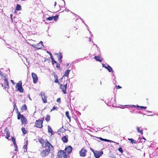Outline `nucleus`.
Segmentation results:
<instances>
[{
  "instance_id": "nucleus-40",
  "label": "nucleus",
  "mask_w": 158,
  "mask_h": 158,
  "mask_svg": "<svg viewBox=\"0 0 158 158\" xmlns=\"http://www.w3.org/2000/svg\"><path fill=\"white\" fill-rule=\"evenodd\" d=\"M130 106H131V107H134V108H137V107H139V106L134 105Z\"/></svg>"
},
{
  "instance_id": "nucleus-20",
  "label": "nucleus",
  "mask_w": 158,
  "mask_h": 158,
  "mask_svg": "<svg viewBox=\"0 0 158 158\" xmlns=\"http://www.w3.org/2000/svg\"><path fill=\"white\" fill-rule=\"evenodd\" d=\"M98 138L99 139H100V140H101L102 141H106V142H113V143H115L114 141H111L110 140L107 139H104L102 138L101 137H99V138Z\"/></svg>"
},
{
  "instance_id": "nucleus-41",
  "label": "nucleus",
  "mask_w": 158,
  "mask_h": 158,
  "mask_svg": "<svg viewBox=\"0 0 158 158\" xmlns=\"http://www.w3.org/2000/svg\"><path fill=\"white\" fill-rule=\"evenodd\" d=\"M56 67L57 68H60V64H59V63H57L56 64Z\"/></svg>"
},
{
  "instance_id": "nucleus-5",
  "label": "nucleus",
  "mask_w": 158,
  "mask_h": 158,
  "mask_svg": "<svg viewBox=\"0 0 158 158\" xmlns=\"http://www.w3.org/2000/svg\"><path fill=\"white\" fill-rule=\"evenodd\" d=\"M57 156L59 158H67V156L66 155L65 152L62 150H60L59 151Z\"/></svg>"
},
{
  "instance_id": "nucleus-35",
  "label": "nucleus",
  "mask_w": 158,
  "mask_h": 158,
  "mask_svg": "<svg viewBox=\"0 0 158 158\" xmlns=\"http://www.w3.org/2000/svg\"><path fill=\"white\" fill-rule=\"evenodd\" d=\"M53 17L52 16L49 17L48 18H47V19L49 21H51L53 19Z\"/></svg>"
},
{
  "instance_id": "nucleus-53",
  "label": "nucleus",
  "mask_w": 158,
  "mask_h": 158,
  "mask_svg": "<svg viewBox=\"0 0 158 158\" xmlns=\"http://www.w3.org/2000/svg\"><path fill=\"white\" fill-rule=\"evenodd\" d=\"M47 52V53H48L49 54H50V53H51L50 52Z\"/></svg>"
},
{
  "instance_id": "nucleus-44",
  "label": "nucleus",
  "mask_w": 158,
  "mask_h": 158,
  "mask_svg": "<svg viewBox=\"0 0 158 158\" xmlns=\"http://www.w3.org/2000/svg\"><path fill=\"white\" fill-rule=\"evenodd\" d=\"M50 55L51 58L52 60H53L54 59L53 57L52 56V54L51 53H50Z\"/></svg>"
},
{
  "instance_id": "nucleus-2",
  "label": "nucleus",
  "mask_w": 158,
  "mask_h": 158,
  "mask_svg": "<svg viewBox=\"0 0 158 158\" xmlns=\"http://www.w3.org/2000/svg\"><path fill=\"white\" fill-rule=\"evenodd\" d=\"M17 119H21L22 124H24L25 125L27 123V121L26 118L24 117L23 115L21 114L20 112H17Z\"/></svg>"
},
{
  "instance_id": "nucleus-15",
  "label": "nucleus",
  "mask_w": 158,
  "mask_h": 158,
  "mask_svg": "<svg viewBox=\"0 0 158 158\" xmlns=\"http://www.w3.org/2000/svg\"><path fill=\"white\" fill-rule=\"evenodd\" d=\"M68 135H66L62 137L61 139L64 143H66L68 141Z\"/></svg>"
},
{
  "instance_id": "nucleus-8",
  "label": "nucleus",
  "mask_w": 158,
  "mask_h": 158,
  "mask_svg": "<svg viewBox=\"0 0 158 158\" xmlns=\"http://www.w3.org/2000/svg\"><path fill=\"white\" fill-rule=\"evenodd\" d=\"M43 121L36 120L35 122V126L37 128H41L43 127Z\"/></svg>"
},
{
  "instance_id": "nucleus-37",
  "label": "nucleus",
  "mask_w": 158,
  "mask_h": 158,
  "mask_svg": "<svg viewBox=\"0 0 158 158\" xmlns=\"http://www.w3.org/2000/svg\"><path fill=\"white\" fill-rule=\"evenodd\" d=\"M118 150L119 152H121L122 153L123 152V150L122 148L120 147L118 148Z\"/></svg>"
},
{
  "instance_id": "nucleus-12",
  "label": "nucleus",
  "mask_w": 158,
  "mask_h": 158,
  "mask_svg": "<svg viewBox=\"0 0 158 158\" xmlns=\"http://www.w3.org/2000/svg\"><path fill=\"white\" fill-rule=\"evenodd\" d=\"M65 150L68 154L71 152L72 150V148L71 146H68L66 147Z\"/></svg>"
},
{
  "instance_id": "nucleus-52",
  "label": "nucleus",
  "mask_w": 158,
  "mask_h": 158,
  "mask_svg": "<svg viewBox=\"0 0 158 158\" xmlns=\"http://www.w3.org/2000/svg\"><path fill=\"white\" fill-rule=\"evenodd\" d=\"M10 16V17H11V18H12V15L11 14Z\"/></svg>"
},
{
  "instance_id": "nucleus-26",
  "label": "nucleus",
  "mask_w": 158,
  "mask_h": 158,
  "mask_svg": "<svg viewBox=\"0 0 158 158\" xmlns=\"http://www.w3.org/2000/svg\"><path fill=\"white\" fill-rule=\"evenodd\" d=\"M21 9V7L20 5L17 4V5L16 10H20Z\"/></svg>"
},
{
  "instance_id": "nucleus-22",
  "label": "nucleus",
  "mask_w": 158,
  "mask_h": 158,
  "mask_svg": "<svg viewBox=\"0 0 158 158\" xmlns=\"http://www.w3.org/2000/svg\"><path fill=\"white\" fill-rule=\"evenodd\" d=\"M28 145V143L27 141L26 144L23 146V148L24 149V152H26L27 150V146Z\"/></svg>"
},
{
  "instance_id": "nucleus-38",
  "label": "nucleus",
  "mask_w": 158,
  "mask_h": 158,
  "mask_svg": "<svg viewBox=\"0 0 158 158\" xmlns=\"http://www.w3.org/2000/svg\"><path fill=\"white\" fill-rule=\"evenodd\" d=\"M138 108H140L141 109H143L144 110H145L147 108V107L146 106H139V107H138Z\"/></svg>"
},
{
  "instance_id": "nucleus-42",
  "label": "nucleus",
  "mask_w": 158,
  "mask_h": 158,
  "mask_svg": "<svg viewBox=\"0 0 158 158\" xmlns=\"http://www.w3.org/2000/svg\"><path fill=\"white\" fill-rule=\"evenodd\" d=\"M56 101L60 103V102H61L60 98H57L56 100Z\"/></svg>"
},
{
  "instance_id": "nucleus-9",
  "label": "nucleus",
  "mask_w": 158,
  "mask_h": 158,
  "mask_svg": "<svg viewBox=\"0 0 158 158\" xmlns=\"http://www.w3.org/2000/svg\"><path fill=\"white\" fill-rule=\"evenodd\" d=\"M87 150L84 148H83L79 152L80 156L82 157H85L86 156Z\"/></svg>"
},
{
  "instance_id": "nucleus-24",
  "label": "nucleus",
  "mask_w": 158,
  "mask_h": 158,
  "mask_svg": "<svg viewBox=\"0 0 158 158\" xmlns=\"http://www.w3.org/2000/svg\"><path fill=\"white\" fill-rule=\"evenodd\" d=\"M128 140H129L132 144L136 143V141L132 139L128 138Z\"/></svg>"
},
{
  "instance_id": "nucleus-4",
  "label": "nucleus",
  "mask_w": 158,
  "mask_h": 158,
  "mask_svg": "<svg viewBox=\"0 0 158 158\" xmlns=\"http://www.w3.org/2000/svg\"><path fill=\"white\" fill-rule=\"evenodd\" d=\"M15 88L16 89L21 93H23L24 92V89L22 87V82L21 81H19V82L16 84Z\"/></svg>"
},
{
  "instance_id": "nucleus-27",
  "label": "nucleus",
  "mask_w": 158,
  "mask_h": 158,
  "mask_svg": "<svg viewBox=\"0 0 158 158\" xmlns=\"http://www.w3.org/2000/svg\"><path fill=\"white\" fill-rule=\"evenodd\" d=\"M13 106H14V109H16V113H17V112H19V111L17 107L16 104L15 102H13Z\"/></svg>"
},
{
  "instance_id": "nucleus-11",
  "label": "nucleus",
  "mask_w": 158,
  "mask_h": 158,
  "mask_svg": "<svg viewBox=\"0 0 158 158\" xmlns=\"http://www.w3.org/2000/svg\"><path fill=\"white\" fill-rule=\"evenodd\" d=\"M31 76L33 80V82L34 83L37 82L38 78L37 75L35 73H31Z\"/></svg>"
},
{
  "instance_id": "nucleus-32",
  "label": "nucleus",
  "mask_w": 158,
  "mask_h": 158,
  "mask_svg": "<svg viewBox=\"0 0 158 158\" xmlns=\"http://www.w3.org/2000/svg\"><path fill=\"white\" fill-rule=\"evenodd\" d=\"M14 144L15 147V151L16 152L18 151V147L16 143H14Z\"/></svg>"
},
{
  "instance_id": "nucleus-7",
  "label": "nucleus",
  "mask_w": 158,
  "mask_h": 158,
  "mask_svg": "<svg viewBox=\"0 0 158 158\" xmlns=\"http://www.w3.org/2000/svg\"><path fill=\"white\" fill-rule=\"evenodd\" d=\"M93 152L95 158H99L103 154V152L101 151H93Z\"/></svg>"
},
{
  "instance_id": "nucleus-49",
  "label": "nucleus",
  "mask_w": 158,
  "mask_h": 158,
  "mask_svg": "<svg viewBox=\"0 0 158 158\" xmlns=\"http://www.w3.org/2000/svg\"><path fill=\"white\" fill-rule=\"evenodd\" d=\"M11 83L13 84V85H15V82H14V81L13 80H11Z\"/></svg>"
},
{
  "instance_id": "nucleus-6",
  "label": "nucleus",
  "mask_w": 158,
  "mask_h": 158,
  "mask_svg": "<svg viewBox=\"0 0 158 158\" xmlns=\"http://www.w3.org/2000/svg\"><path fill=\"white\" fill-rule=\"evenodd\" d=\"M38 140L40 143H41L42 145V146L43 148H45V147H47V145L46 144H47V143H50L48 141L46 140V142H45L44 140L42 138H40Z\"/></svg>"
},
{
  "instance_id": "nucleus-47",
  "label": "nucleus",
  "mask_w": 158,
  "mask_h": 158,
  "mask_svg": "<svg viewBox=\"0 0 158 158\" xmlns=\"http://www.w3.org/2000/svg\"><path fill=\"white\" fill-rule=\"evenodd\" d=\"M121 87L119 85H118V86H117V89H121Z\"/></svg>"
},
{
  "instance_id": "nucleus-13",
  "label": "nucleus",
  "mask_w": 158,
  "mask_h": 158,
  "mask_svg": "<svg viewBox=\"0 0 158 158\" xmlns=\"http://www.w3.org/2000/svg\"><path fill=\"white\" fill-rule=\"evenodd\" d=\"M70 72V70H69V69H67L65 72V73H64V75L62 77L60 78V79H59V80L61 81L62 80L63 77H68V76H69V73Z\"/></svg>"
},
{
  "instance_id": "nucleus-46",
  "label": "nucleus",
  "mask_w": 158,
  "mask_h": 158,
  "mask_svg": "<svg viewBox=\"0 0 158 158\" xmlns=\"http://www.w3.org/2000/svg\"><path fill=\"white\" fill-rule=\"evenodd\" d=\"M58 61L60 63H61L62 62V60L61 59L59 58H58Z\"/></svg>"
},
{
  "instance_id": "nucleus-29",
  "label": "nucleus",
  "mask_w": 158,
  "mask_h": 158,
  "mask_svg": "<svg viewBox=\"0 0 158 158\" xmlns=\"http://www.w3.org/2000/svg\"><path fill=\"white\" fill-rule=\"evenodd\" d=\"M136 129L137 130V132L140 133L141 135L143 134L142 129L140 130L139 128L138 127H137Z\"/></svg>"
},
{
  "instance_id": "nucleus-50",
  "label": "nucleus",
  "mask_w": 158,
  "mask_h": 158,
  "mask_svg": "<svg viewBox=\"0 0 158 158\" xmlns=\"http://www.w3.org/2000/svg\"><path fill=\"white\" fill-rule=\"evenodd\" d=\"M56 2H54V6H56Z\"/></svg>"
},
{
  "instance_id": "nucleus-1",
  "label": "nucleus",
  "mask_w": 158,
  "mask_h": 158,
  "mask_svg": "<svg viewBox=\"0 0 158 158\" xmlns=\"http://www.w3.org/2000/svg\"><path fill=\"white\" fill-rule=\"evenodd\" d=\"M48 148L43 149L40 152V155L43 157H45L48 155L50 152L51 150H53L54 148L52 145L50 143H47Z\"/></svg>"
},
{
  "instance_id": "nucleus-45",
  "label": "nucleus",
  "mask_w": 158,
  "mask_h": 158,
  "mask_svg": "<svg viewBox=\"0 0 158 158\" xmlns=\"http://www.w3.org/2000/svg\"><path fill=\"white\" fill-rule=\"evenodd\" d=\"M52 64H53L54 63L56 64L57 62L56 61L54 60V59L53 60H52Z\"/></svg>"
},
{
  "instance_id": "nucleus-25",
  "label": "nucleus",
  "mask_w": 158,
  "mask_h": 158,
  "mask_svg": "<svg viewBox=\"0 0 158 158\" xmlns=\"http://www.w3.org/2000/svg\"><path fill=\"white\" fill-rule=\"evenodd\" d=\"M107 66H107V68L106 69H107L108 70V71L110 72H113L112 68L110 66L108 65H107Z\"/></svg>"
},
{
  "instance_id": "nucleus-23",
  "label": "nucleus",
  "mask_w": 158,
  "mask_h": 158,
  "mask_svg": "<svg viewBox=\"0 0 158 158\" xmlns=\"http://www.w3.org/2000/svg\"><path fill=\"white\" fill-rule=\"evenodd\" d=\"M65 115L69 120V122H70L71 120V117L69 115V113L68 111L65 112Z\"/></svg>"
},
{
  "instance_id": "nucleus-33",
  "label": "nucleus",
  "mask_w": 158,
  "mask_h": 158,
  "mask_svg": "<svg viewBox=\"0 0 158 158\" xmlns=\"http://www.w3.org/2000/svg\"><path fill=\"white\" fill-rule=\"evenodd\" d=\"M53 19L55 21H56L58 18V15H56L55 16H53Z\"/></svg>"
},
{
  "instance_id": "nucleus-19",
  "label": "nucleus",
  "mask_w": 158,
  "mask_h": 158,
  "mask_svg": "<svg viewBox=\"0 0 158 158\" xmlns=\"http://www.w3.org/2000/svg\"><path fill=\"white\" fill-rule=\"evenodd\" d=\"M4 84L5 85H6V87H9V83L8 82L7 78L6 77H4Z\"/></svg>"
},
{
  "instance_id": "nucleus-30",
  "label": "nucleus",
  "mask_w": 158,
  "mask_h": 158,
  "mask_svg": "<svg viewBox=\"0 0 158 158\" xmlns=\"http://www.w3.org/2000/svg\"><path fill=\"white\" fill-rule=\"evenodd\" d=\"M50 115H49L48 114L47 115L46 118H45V120L47 122H48L50 120Z\"/></svg>"
},
{
  "instance_id": "nucleus-39",
  "label": "nucleus",
  "mask_w": 158,
  "mask_h": 158,
  "mask_svg": "<svg viewBox=\"0 0 158 158\" xmlns=\"http://www.w3.org/2000/svg\"><path fill=\"white\" fill-rule=\"evenodd\" d=\"M58 57L60 59H62V56L61 53H59V54L58 55Z\"/></svg>"
},
{
  "instance_id": "nucleus-36",
  "label": "nucleus",
  "mask_w": 158,
  "mask_h": 158,
  "mask_svg": "<svg viewBox=\"0 0 158 158\" xmlns=\"http://www.w3.org/2000/svg\"><path fill=\"white\" fill-rule=\"evenodd\" d=\"M58 108V107H55V106H54L52 109L51 110V111H52L54 110H57V109Z\"/></svg>"
},
{
  "instance_id": "nucleus-10",
  "label": "nucleus",
  "mask_w": 158,
  "mask_h": 158,
  "mask_svg": "<svg viewBox=\"0 0 158 158\" xmlns=\"http://www.w3.org/2000/svg\"><path fill=\"white\" fill-rule=\"evenodd\" d=\"M40 95H41L43 102L44 103L47 102V97L45 93L44 92H42L41 93Z\"/></svg>"
},
{
  "instance_id": "nucleus-48",
  "label": "nucleus",
  "mask_w": 158,
  "mask_h": 158,
  "mask_svg": "<svg viewBox=\"0 0 158 158\" xmlns=\"http://www.w3.org/2000/svg\"><path fill=\"white\" fill-rule=\"evenodd\" d=\"M102 66L104 67H105V68H107V67L105 64H102Z\"/></svg>"
},
{
  "instance_id": "nucleus-34",
  "label": "nucleus",
  "mask_w": 158,
  "mask_h": 158,
  "mask_svg": "<svg viewBox=\"0 0 158 158\" xmlns=\"http://www.w3.org/2000/svg\"><path fill=\"white\" fill-rule=\"evenodd\" d=\"M11 140L14 144L16 143L15 139L13 137H11Z\"/></svg>"
},
{
  "instance_id": "nucleus-28",
  "label": "nucleus",
  "mask_w": 158,
  "mask_h": 158,
  "mask_svg": "<svg viewBox=\"0 0 158 158\" xmlns=\"http://www.w3.org/2000/svg\"><path fill=\"white\" fill-rule=\"evenodd\" d=\"M21 130L23 132V134L25 135L27 133V130H25V129L24 127H22L21 128Z\"/></svg>"
},
{
  "instance_id": "nucleus-3",
  "label": "nucleus",
  "mask_w": 158,
  "mask_h": 158,
  "mask_svg": "<svg viewBox=\"0 0 158 158\" xmlns=\"http://www.w3.org/2000/svg\"><path fill=\"white\" fill-rule=\"evenodd\" d=\"M68 82V80H66L64 81L63 84H61L60 83V84L59 85H60V88L61 89L64 94H66L67 93L66 90L67 88Z\"/></svg>"
},
{
  "instance_id": "nucleus-16",
  "label": "nucleus",
  "mask_w": 158,
  "mask_h": 158,
  "mask_svg": "<svg viewBox=\"0 0 158 158\" xmlns=\"http://www.w3.org/2000/svg\"><path fill=\"white\" fill-rule=\"evenodd\" d=\"M43 45L41 44H38L35 45L34 47L38 49H40L42 48L43 47Z\"/></svg>"
},
{
  "instance_id": "nucleus-21",
  "label": "nucleus",
  "mask_w": 158,
  "mask_h": 158,
  "mask_svg": "<svg viewBox=\"0 0 158 158\" xmlns=\"http://www.w3.org/2000/svg\"><path fill=\"white\" fill-rule=\"evenodd\" d=\"M27 110V106L25 104H24L21 107V110L22 111H26Z\"/></svg>"
},
{
  "instance_id": "nucleus-17",
  "label": "nucleus",
  "mask_w": 158,
  "mask_h": 158,
  "mask_svg": "<svg viewBox=\"0 0 158 158\" xmlns=\"http://www.w3.org/2000/svg\"><path fill=\"white\" fill-rule=\"evenodd\" d=\"M94 58L95 59V60L99 62H101L102 61L103 59L101 57V56H94Z\"/></svg>"
},
{
  "instance_id": "nucleus-51",
  "label": "nucleus",
  "mask_w": 158,
  "mask_h": 158,
  "mask_svg": "<svg viewBox=\"0 0 158 158\" xmlns=\"http://www.w3.org/2000/svg\"><path fill=\"white\" fill-rule=\"evenodd\" d=\"M39 44H43V42L42 41H41L39 43Z\"/></svg>"
},
{
  "instance_id": "nucleus-31",
  "label": "nucleus",
  "mask_w": 158,
  "mask_h": 158,
  "mask_svg": "<svg viewBox=\"0 0 158 158\" xmlns=\"http://www.w3.org/2000/svg\"><path fill=\"white\" fill-rule=\"evenodd\" d=\"M48 132L49 133H50L52 134V133L53 132L51 128V127L49 126H48Z\"/></svg>"
},
{
  "instance_id": "nucleus-14",
  "label": "nucleus",
  "mask_w": 158,
  "mask_h": 158,
  "mask_svg": "<svg viewBox=\"0 0 158 158\" xmlns=\"http://www.w3.org/2000/svg\"><path fill=\"white\" fill-rule=\"evenodd\" d=\"M4 131L5 132V133H6V135L5 138L6 139H8L10 137V134L7 127L5 129Z\"/></svg>"
},
{
  "instance_id": "nucleus-43",
  "label": "nucleus",
  "mask_w": 158,
  "mask_h": 158,
  "mask_svg": "<svg viewBox=\"0 0 158 158\" xmlns=\"http://www.w3.org/2000/svg\"><path fill=\"white\" fill-rule=\"evenodd\" d=\"M141 139L142 140L141 142H143V143L145 142L146 140V139L144 137H143V138Z\"/></svg>"
},
{
  "instance_id": "nucleus-18",
  "label": "nucleus",
  "mask_w": 158,
  "mask_h": 158,
  "mask_svg": "<svg viewBox=\"0 0 158 158\" xmlns=\"http://www.w3.org/2000/svg\"><path fill=\"white\" fill-rule=\"evenodd\" d=\"M54 77L55 79V80L54 81V82L56 83H57L58 85H59V84H60V82H59L58 80V77L57 75L56 74H54Z\"/></svg>"
}]
</instances>
